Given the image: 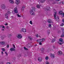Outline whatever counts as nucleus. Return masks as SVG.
Listing matches in <instances>:
<instances>
[{"instance_id": "obj_16", "label": "nucleus", "mask_w": 64, "mask_h": 64, "mask_svg": "<svg viewBox=\"0 0 64 64\" xmlns=\"http://www.w3.org/2000/svg\"><path fill=\"white\" fill-rule=\"evenodd\" d=\"M58 55H60L62 54V52L61 51H59L58 52Z\"/></svg>"}, {"instance_id": "obj_39", "label": "nucleus", "mask_w": 64, "mask_h": 64, "mask_svg": "<svg viewBox=\"0 0 64 64\" xmlns=\"http://www.w3.org/2000/svg\"><path fill=\"white\" fill-rule=\"evenodd\" d=\"M61 37H64V34H62V35L61 36Z\"/></svg>"}, {"instance_id": "obj_18", "label": "nucleus", "mask_w": 64, "mask_h": 64, "mask_svg": "<svg viewBox=\"0 0 64 64\" xmlns=\"http://www.w3.org/2000/svg\"><path fill=\"white\" fill-rule=\"evenodd\" d=\"M42 40V42H44L45 41V39L44 38H42V39H41Z\"/></svg>"}, {"instance_id": "obj_3", "label": "nucleus", "mask_w": 64, "mask_h": 64, "mask_svg": "<svg viewBox=\"0 0 64 64\" xmlns=\"http://www.w3.org/2000/svg\"><path fill=\"white\" fill-rule=\"evenodd\" d=\"M56 14H57V12H55L54 13V18H55V19L56 18H59L58 16H56Z\"/></svg>"}, {"instance_id": "obj_62", "label": "nucleus", "mask_w": 64, "mask_h": 64, "mask_svg": "<svg viewBox=\"0 0 64 64\" xmlns=\"http://www.w3.org/2000/svg\"><path fill=\"white\" fill-rule=\"evenodd\" d=\"M2 31H4V29H2Z\"/></svg>"}, {"instance_id": "obj_46", "label": "nucleus", "mask_w": 64, "mask_h": 64, "mask_svg": "<svg viewBox=\"0 0 64 64\" xmlns=\"http://www.w3.org/2000/svg\"><path fill=\"white\" fill-rule=\"evenodd\" d=\"M4 25H5V26H7V25H8V24L6 23V24H4Z\"/></svg>"}, {"instance_id": "obj_36", "label": "nucleus", "mask_w": 64, "mask_h": 64, "mask_svg": "<svg viewBox=\"0 0 64 64\" xmlns=\"http://www.w3.org/2000/svg\"><path fill=\"white\" fill-rule=\"evenodd\" d=\"M17 16H18V17H20L21 16H20L19 14H17Z\"/></svg>"}, {"instance_id": "obj_5", "label": "nucleus", "mask_w": 64, "mask_h": 64, "mask_svg": "<svg viewBox=\"0 0 64 64\" xmlns=\"http://www.w3.org/2000/svg\"><path fill=\"white\" fill-rule=\"evenodd\" d=\"M30 13L32 15H34V14H35V13L32 10H30Z\"/></svg>"}, {"instance_id": "obj_17", "label": "nucleus", "mask_w": 64, "mask_h": 64, "mask_svg": "<svg viewBox=\"0 0 64 64\" xmlns=\"http://www.w3.org/2000/svg\"><path fill=\"white\" fill-rule=\"evenodd\" d=\"M10 50L11 51H13L14 50V48H12L10 49Z\"/></svg>"}, {"instance_id": "obj_33", "label": "nucleus", "mask_w": 64, "mask_h": 64, "mask_svg": "<svg viewBox=\"0 0 64 64\" xmlns=\"http://www.w3.org/2000/svg\"><path fill=\"white\" fill-rule=\"evenodd\" d=\"M48 26H49V27H50V28H51V24H49Z\"/></svg>"}, {"instance_id": "obj_48", "label": "nucleus", "mask_w": 64, "mask_h": 64, "mask_svg": "<svg viewBox=\"0 0 64 64\" xmlns=\"http://www.w3.org/2000/svg\"><path fill=\"white\" fill-rule=\"evenodd\" d=\"M50 51H53V49H50Z\"/></svg>"}, {"instance_id": "obj_58", "label": "nucleus", "mask_w": 64, "mask_h": 64, "mask_svg": "<svg viewBox=\"0 0 64 64\" xmlns=\"http://www.w3.org/2000/svg\"><path fill=\"white\" fill-rule=\"evenodd\" d=\"M9 36H11V35L9 34Z\"/></svg>"}, {"instance_id": "obj_22", "label": "nucleus", "mask_w": 64, "mask_h": 64, "mask_svg": "<svg viewBox=\"0 0 64 64\" xmlns=\"http://www.w3.org/2000/svg\"><path fill=\"white\" fill-rule=\"evenodd\" d=\"M36 7L38 8H40V5L39 4H38Z\"/></svg>"}, {"instance_id": "obj_28", "label": "nucleus", "mask_w": 64, "mask_h": 64, "mask_svg": "<svg viewBox=\"0 0 64 64\" xmlns=\"http://www.w3.org/2000/svg\"><path fill=\"white\" fill-rule=\"evenodd\" d=\"M56 21H59V18H56Z\"/></svg>"}, {"instance_id": "obj_2", "label": "nucleus", "mask_w": 64, "mask_h": 64, "mask_svg": "<svg viewBox=\"0 0 64 64\" xmlns=\"http://www.w3.org/2000/svg\"><path fill=\"white\" fill-rule=\"evenodd\" d=\"M60 45H61L62 44L64 43V42L63 41V39L61 38L60 39Z\"/></svg>"}, {"instance_id": "obj_8", "label": "nucleus", "mask_w": 64, "mask_h": 64, "mask_svg": "<svg viewBox=\"0 0 64 64\" xmlns=\"http://www.w3.org/2000/svg\"><path fill=\"white\" fill-rule=\"evenodd\" d=\"M8 14L7 13L5 14V17L7 19H8Z\"/></svg>"}, {"instance_id": "obj_15", "label": "nucleus", "mask_w": 64, "mask_h": 64, "mask_svg": "<svg viewBox=\"0 0 64 64\" xmlns=\"http://www.w3.org/2000/svg\"><path fill=\"white\" fill-rule=\"evenodd\" d=\"M48 21V23H50L52 22V20L50 19H49Z\"/></svg>"}, {"instance_id": "obj_40", "label": "nucleus", "mask_w": 64, "mask_h": 64, "mask_svg": "<svg viewBox=\"0 0 64 64\" xmlns=\"http://www.w3.org/2000/svg\"><path fill=\"white\" fill-rule=\"evenodd\" d=\"M2 37L4 38H5L6 37V36H2Z\"/></svg>"}, {"instance_id": "obj_60", "label": "nucleus", "mask_w": 64, "mask_h": 64, "mask_svg": "<svg viewBox=\"0 0 64 64\" xmlns=\"http://www.w3.org/2000/svg\"><path fill=\"white\" fill-rule=\"evenodd\" d=\"M2 54H3V52H2Z\"/></svg>"}, {"instance_id": "obj_27", "label": "nucleus", "mask_w": 64, "mask_h": 64, "mask_svg": "<svg viewBox=\"0 0 64 64\" xmlns=\"http://www.w3.org/2000/svg\"><path fill=\"white\" fill-rule=\"evenodd\" d=\"M50 30H47L48 34H50Z\"/></svg>"}, {"instance_id": "obj_56", "label": "nucleus", "mask_w": 64, "mask_h": 64, "mask_svg": "<svg viewBox=\"0 0 64 64\" xmlns=\"http://www.w3.org/2000/svg\"><path fill=\"white\" fill-rule=\"evenodd\" d=\"M62 4H64V1H63L62 2Z\"/></svg>"}, {"instance_id": "obj_52", "label": "nucleus", "mask_w": 64, "mask_h": 64, "mask_svg": "<svg viewBox=\"0 0 64 64\" xmlns=\"http://www.w3.org/2000/svg\"><path fill=\"white\" fill-rule=\"evenodd\" d=\"M8 29L9 28V27L8 26H7V27H6Z\"/></svg>"}, {"instance_id": "obj_42", "label": "nucleus", "mask_w": 64, "mask_h": 64, "mask_svg": "<svg viewBox=\"0 0 64 64\" xmlns=\"http://www.w3.org/2000/svg\"><path fill=\"white\" fill-rule=\"evenodd\" d=\"M12 46L13 47H14V48H15V45L14 44H12Z\"/></svg>"}, {"instance_id": "obj_12", "label": "nucleus", "mask_w": 64, "mask_h": 64, "mask_svg": "<svg viewBox=\"0 0 64 64\" xmlns=\"http://www.w3.org/2000/svg\"><path fill=\"white\" fill-rule=\"evenodd\" d=\"M38 60L40 62H41V61L42 60V58L41 57L38 58Z\"/></svg>"}, {"instance_id": "obj_14", "label": "nucleus", "mask_w": 64, "mask_h": 64, "mask_svg": "<svg viewBox=\"0 0 64 64\" xmlns=\"http://www.w3.org/2000/svg\"><path fill=\"white\" fill-rule=\"evenodd\" d=\"M37 42L39 43L42 42V40H41V39L38 40H37Z\"/></svg>"}, {"instance_id": "obj_49", "label": "nucleus", "mask_w": 64, "mask_h": 64, "mask_svg": "<svg viewBox=\"0 0 64 64\" xmlns=\"http://www.w3.org/2000/svg\"><path fill=\"white\" fill-rule=\"evenodd\" d=\"M61 3V2H58V4H60Z\"/></svg>"}, {"instance_id": "obj_10", "label": "nucleus", "mask_w": 64, "mask_h": 64, "mask_svg": "<svg viewBox=\"0 0 64 64\" xmlns=\"http://www.w3.org/2000/svg\"><path fill=\"white\" fill-rule=\"evenodd\" d=\"M50 56L52 58H54L55 57L54 54H50Z\"/></svg>"}, {"instance_id": "obj_63", "label": "nucleus", "mask_w": 64, "mask_h": 64, "mask_svg": "<svg viewBox=\"0 0 64 64\" xmlns=\"http://www.w3.org/2000/svg\"><path fill=\"white\" fill-rule=\"evenodd\" d=\"M16 0V1H19V0Z\"/></svg>"}, {"instance_id": "obj_47", "label": "nucleus", "mask_w": 64, "mask_h": 64, "mask_svg": "<svg viewBox=\"0 0 64 64\" xmlns=\"http://www.w3.org/2000/svg\"><path fill=\"white\" fill-rule=\"evenodd\" d=\"M11 64L10 62H8L6 63V64Z\"/></svg>"}, {"instance_id": "obj_44", "label": "nucleus", "mask_w": 64, "mask_h": 64, "mask_svg": "<svg viewBox=\"0 0 64 64\" xmlns=\"http://www.w3.org/2000/svg\"><path fill=\"white\" fill-rule=\"evenodd\" d=\"M7 48H9V44H8L6 46Z\"/></svg>"}, {"instance_id": "obj_21", "label": "nucleus", "mask_w": 64, "mask_h": 64, "mask_svg": "<svg viewBox=\"0 0 64 64\" xmlns=\"http://www.w3.org/2000/svg\"><path fill=\"white\" fill-rule=\"evenodd\" d=\"M28 38L29 39H30V40H32V39H33V38H32V37H31L28 36Z\"/></svg>"}, {"instance_id": "obj_51", "label": "nucleus", "mask_w": 64, "mask_h": 64, "mask_svg": "<svg viewBox=\"0 0 64 64\" xmlns=\"http://www.w3.org/2000/svg\"><path fill=\"white\" fill-rule=\"evenodd\" d=\"M21 56V54H19L18 55V57H20Z\"/></svg>"}, {"instance_id": "obj_1", "label": "nucleus", "mask_w": 64, "mask_h": 64, "mask_svg": "<svg viewBox=\"0 0 64 64\" xmlns=\"http://www.w3.org/2000/svg\"><path fill=\"white\" fill-rule=\"evenodd\" d=\"M45 10L46 11H49V10H50V7L47 6V7H45Z\"/></svg>"}, {"instance_id": "obj_35", "label": "nucleus", "mask_w": 64, "mask_h": 64, "mask_svg": "<svg viewBox=\"0 0 64 64\" xmlns=\"http://www.w3.org/2000/svg\"><path fill=\"white\" fill-rule=\"evenodd\" d=\"M64 23H62V24H60L61 26H64Z\"/></svg>"}, {"instance_id": "obj_30", "label": "nucleus", "mask_w": 64, "mask_h": 64, "mask_svg": "<svg viewBox=\"0 0 64 64\" xmlns=\"http://www.w3.org/2000/svg\"><path fill=\"white\" fill-rule=\"evenodd\" d=\"M2 51H4H4H5V49L4 48H2Z\"/></svg>"}, {"instance_id": "obj_50", "label": "nucleus", "mask_w": 64, "mask_h": 64, "mask_svg": "<svg viewBox=\"0 0 64 64\" xmlns=\"http://www.w3.org/2000/svg\"><path fill=\"white\" fill-rule=\"evenodd\" d=\"M5 53L6 54V55H8V54H7V52H5Z\"/></svg>"}, {"instance_id": "obj_19", "label": "nucleus", "mask_w": 64, "mask_h": 64, "mask_svg": "<svg viewBox=\"0 0 64 64\" xmlns=\"http://www.w3.org/2000/svg\"><path fill=\"white\" fill-rule=\"evenodd\" d=\"M55 41V38H53L52 40V43H53L54 41Z\"/></svg>"}, {"instance_id": "obj_32", "label": "nucleus", "mask_w": 64, "mask_h": 64, "mask_svg": "<svg viewBox=\"0 0 64 64\" xmlns=\"http://www.w3.org/2000/svg\"><path fill=\"white\" fill-rule=\"evenodd\" d=\"M24 48L25 49V50H28V49L26 48L25 47H24Z\"/></svg>"}, {"instance_id": "obj_54", "label": "nucleus", "mask_w": 64, "mask_h": 64, "mask_svg": "<svg viewBox=\"0 0 64 64\" xmlns=\"http://www.w3.org/2000/svg\"><path fill=\"white\" fill-rule=\"evenodd\" d=\"M62 22H63L64 23V19H63L62 20Z\"/></svg>"}, {"instance_id": "obj_57", "label": "nucleus", "mask_w": 64, "mask_h": 64, "mask_svg": "<svg viewBox=\"0 0 64 64\" xmlns=\"http://www.w3.org/2000/svg\"><path fill=\"white\" fill-rule=\"evenodd\" d=\"M62 16L64 17V13H63L62 14Z\"/></svg>"}, {"instance_id": "obj_38", "label": "nucleus", "mask_w": 64, "mask_h": 64, "mask_svg": "<svg viewBox=\"0 0 64 64\" xmlns=\"http://www.w3.org/2000/svg\"><path fill=\"white\" fill-rule=\"evenodd\" d=\"M1 27L2 28H5V26H1Z\"/></svg>"}, {"instance_id": "obj_7", "label": "nucleus", "mask_w": 64, "mask_h": 64, "mask_svg": "<svg viewBox=\"0 0 64 64\" xmlns=\"http://www.w3.org/2000/svg\"><path fill=\"white\" fill-rule=\"evenodd\" d=\"M1 8L2 9H5V8H6V6H5L4 4H2V5Z\"/></svg>"}, {"instance_id": "obj_37", "label": "nucleus", "mask_w": 64, "mask_h": 64, "mask_svg": "<svg viewBox=\"0 0 64 64\" xmlns=\"http://www.w3.org/2000/svg\"><path fill=\"white\" fill-rule=\"evenodd\" d=\"M0 64H3V62H0Z\"/></svg>"}, {"instance_id": "obj_29", "label": "nucleus", "mask_w": 64, "mask_h": 64, "mask_svg": "<svg viewBox=\"0 0 64 64\" xmlns=\"http://www.w3.org/2000/svg\"><path fill=\"white\" fill-rule=\"evenodd\" d=\"M40 50L42 51H43L44 50V49L43 48H42Z\"/></svg>"}, {"instance_id": "obj_20", "label": "nucleus", "mask_w": 64, "mask_h": 64, "mask_svg": "<svg viewBox=\"0 0 64 64\" xmlns=\"http://www.w3.org/2000/svg\"><path fill=\"white\" fill-rule=\"evenodd\" d=\"M20 3V1L19 0H18V1H16V4H18Z\"/></svg>"}, {"instance_id": "obj_23", "label": "nucleus", "mask_w": 64, "mask_h": 64, "mask_svg": "<svg viewBox=\"0 0 64 64\" xmlns=\"http://www.w3.org/2000/svg\"><path fill=\"white\" fill-rule=\"evenodd\" d=\"M32 10L34 11L35 10V8L34 7H33L32 8Z\"/></svg>"}, {"instance_id": "obj_26", "label": "nucleus", "mask_w": 64, "mask_h": 64, "mask_svg": "<svg viewBox=\"0 0 64 64\" xmlns=\"http://www.w3.org/2000/svg\"><path fill=\"white\" fill-rule=\"evenodd\" d=\"M40 1L41 3H44L45 1V0H41Z\"/></svg>"}, {"instance_id": "obj_41", "label": "nucleus", "mask_w": 64, "mask_h": 64, "mask_svg": "<svg viewBox=\"0 0 64 64\" xmlns=\"http://www.w3.org/2000/svg\"><path fill=\"white\" fill-rule=\"evenodd\" d=\"M46 64H49V63L48 62H46Z\"/></svg>"}, {"instance_id": "obj_4", "label": "nucleus", "mask_w": 64, "mask_h": 64, "mask_svg": "<svg viewBox=\"0 0 64 64\" xmlns=\"http://www.w3.org/2000/svg\"><path fill=\"white\" fill-rule=\"evenodd\" d=\"M0 43L2 45H6L7 44V42H5L4 41H2L0 42Z\"/></svg>"}, {"instance_id": "obj_6", "label": "nucleus", "mask_w": 64, "mask_h": 64, "mask_svg": "<svg viewBox=\"0 0 64 64\" xmlns=\"http://www.w3.org/2000/svg\"><path fill=\"white\" fill-rule=\"evenodd\" d=\"M17 37L18 38L20 39V38H22V36L21 34H18V36H17Z\"/></svg>"}, {"instance_id": "obj_9", "label": "nucleus", "mask_w": 64, "mask_h": 64, "mask_svg": "<svg viewBox=\"0 0 64 64\" xmlns=\"http://www.w3.org/2000/svg\"><path fill=\"white\" fill-rule=\"evenodd\" d=\"M14 11L16 13H18V11L17 8H16L14 9Z\"/></svg>"}, {"instance_id": "obj_45", "label": "nucleus", "mask_w": 64, "mask_h": 64, "mask_svg": "<svg viewBox=\"0 0 64 64\" xmlns=\"http://www.w3.org/2000/svg\"><path fill=\"white\" fill-rule=\"evenodd\" d=\"M39 45H42V43H41V42H40L39 43Z\"/></svg>"}, {"instance_id": "obj_61", "label": "nucleus", "mask_w": 64, "mask_h": 64, "mask_svg": "<svg viewBox=\"0 0 64 64\" xmlns=\"http://www.w3.org/2000/svg\"><path fill=\"white\" fill-rule=\"evenodd\" d=\"M53 48H55V46H53Z\"/></svg>"}, {"instance_id": "obj_64", "label": "nucleus", "mask_w": 64, "mask_h": 64, "mask_svg": "<svg viewBox=\"0 0 64 64\" xmlns=\"http://www.w3.org/2000/svg\"><path fill=\"white\" fill-rule=\"evenodd\" d=\"M54 11H55V9H54Z\"/></svg>"}, {"instance_id": "obj_11", "label": "nucleus", "mask_w": 64, "mask_h": 64, "mask_svg": "<svg viewBox=\"0 0 64 64\" xmlns=\"http://www.w3.org/2000/svg\"><path fill=\"white\" fill-rule=\"evenodd\" d=\"M9 2L11 4H13L14 3V2L13 0H9Z\"/></svg>"}, {"instance_id": "obj_25", "label": "nucleus", "mask_w": 64, "mask_h": 64, "mask_svg": "<svg viewBox=\"0 0 64 64\" xmlns=\"http://www.w3.org/2000/svg\"><path fill=\"white\" fill-rule=\"evenodd\" d=\"M59 13L60 15H62L63 14V12H62L60 11L59 12Z\"/></svg>"}, {"instance_id": "obj_31", "label": "nucleus", "mask_w": 64, "mask_h": 64, "mask_svg": "<svg viewBox=\"0 0 64 64\" xmlns=\"http://www.w3.org/2000/svg\"><path fill=\"white\" fill-rule=\"evenodd\" d=\"M45 59H46V60H48V56H46V58H45Z\"/></svg>"}, {"instance_id": "obj_43", "label": "nucleus", "mask_w": 64, "mask_h": 64, "mask_svg": "<svg viewBox=\"0 0 64 64\" xmlns=\"http://www.w3.org/2000/svg\"><path fill=\"white\" fill-rule=\"evenodd\" d=\"M10 13H11V12H8L7 14H10Z\"/></svg>"}, {"instance_id": "obj_53", "label": "nucleus", "mask_w": 64, "mask_h": 64, "mask_svg": "<svg viewBox=\"0 0 64 64\" xmlns=\"http://www.w3.org/2000/svg\"><path fill=\"white\" fill-rule=\"evenodd\" d=\"M13 59L14 60H15V59L16 58H13Z\"/></svg>"}, {"instance_id": "obj_59", "label": "nucleus", "mask_w": 64, "mask_h": 64, "mask_svg": "<svg viewBox=\"0 0 64 64\" xmlns=\"http://www.w3.org/2000/svg\"><path fill=\"white\" fill-rule=\"evenodd\" d=\"M60 0H57V1H60Z\"/></svg>"}, {"instance_id": "obj_34", "label": "nucleus", "mask_w": 64, "mask_h": 64, "mask_svg": "<svg viewBox=\"0 0 64 64\" xmlns=\"http://www.w3.org/2000/svg\"><path fill=\"white\" fill-rule=\"evenodd\" d=\"M30 24L32 25V21L31 20L30 21Z\"/></svg>"}, {"instance_id": "obj_24", "label": "nucleus", "mask_w": 64, "mask_h": 64, "mask_svg": "<svg viewBox=\"0 0 64 64\" xmlns=\"http://www.w3.org/2000/svg\"><path fill=\"white\" fill-rule=\"evenodd\" d=\"M24 8H25V6L22 7V11H24Z\"/></svg>"}, {"instance_id": "obj_55", "label": "nucleus", "mask_w": 64, "mask_h": 64, "mask_svg": "<svg viewBox=\"0 0 64 64\" xmlns=\"http://www.w3.org/2000/svg\"><path fill=\"white\" fill-rule=\"evenodd\" d=\"M36 36L37 37H38V34L36 35Z\"/></svg>"}, {"instance_id": "obj_13", "label": "nucleus", "mask_w": 64, "mask_h": 64, "mask_svg": "<svg viewBox=\"0 0 64 64\" xmlns=\"http://www.w3.org/2000/svg\"><path fill=\"white\" fill-rule=\"evenodd\" d=\"M22 31L23 32H26V30L25 28H23L22 29Z\"/></svg>"}]
</instances>
